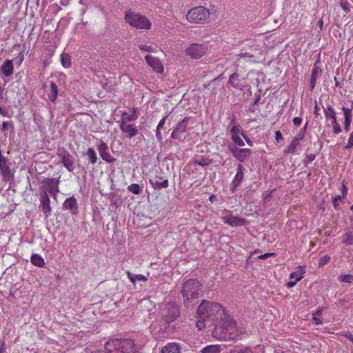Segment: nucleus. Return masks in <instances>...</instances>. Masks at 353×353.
Wrapping results in <instances>:
<instances>
[{"instance_id": "f257e3e1", "label": "nucleus", "mask_w": 353, "mask_h": 353, "mask_svg": "<svg viewBox=\"0 0 353 353\" xmlns=\"http://www.w3.org/2000/svg\"><path fill=\"white\" fill-rule=\"evenodd\" d=\"M198 318L211 321L216 325L219 320L223 321L224 320L223 309L222 306L217 303H210L208 301L203 300L197 308Z\"/></svg>"}, {"instance_id": "f03ea898", "label": "nucleus", "mask_w": 353, "mask_h": 353, "mask_svg": "<svg viewBox=\"0 0 353 353\" xmlns=\"http://www.w3.org/2000/svg\"><path fill=\"white\" fill-rule=\"evenodd\" d=\"M213 334L224 341L236 340L242 332L236 327V323L230 316H224L222 323L216 325Z\"/></svg>"}, {"instance_id": "7ed1b4c3", "label": "nucleus", "mask_w": 353, "mask_h": 353, "mask_svg": "<svg viewBox=\"0 0 353 353\" xmlns=\"http://www.w3.org/2000/svg\"><path fill=\"white\" fill-rule=\"evenodd\" d=\"M105 350L110 353H136L138 347L131 339H114L105 343Z\"/></svg>"}, {"instance_id": "20e7f679", "label": "nucleus", "mask_w": 353, "mask_h": 353, "mask_svg": "<svg viewBox=\"0 0 353 353\" xmlns=\"http://www.w3.org/2000/svg\"><path fill=\"white\" fill-rule=\"evenodd\" d=\"M200 287V283L194 279H190L183 283L181 294L185 307H188L192 305V301L199 297Z\"/></svg>"}, {"instance_id": "39448f33", "label": "nucleus", "mask_w": 353, "mask_h": 353, "mask_svg": "<svg viewBox=\"0 0 353 353\" xmlns=\"http://www.w3.org/2000/svg\"><path fill=\"white\" fill-rule=\"evenodd\" d=\"M179 306L174 302H168L161 305L159 310L161 321L165 324L174 322L179 316Z\"/></svg>"}, {"instance_id": "423d86ee", "label": "nucleus", "mask_w": 353, "mask_h": 353, "mask_svg": "<svg viewBox=\"0 0 353 353\" xmlns=\"http://www.w3.org/2000/svg\"><path fill=\"white\" fill-rule=\"evenodd\" d=\"M210 12L203 6H198L190 9L187 14L186 19L194 23L203 24L209 21Z\"/></svg>"}, {"instance_id": "0eeeda50", "label": "nucleus", "mask_w": 353, "mask_h": 353, "mask_svg": "<svg viewBox=\"0 0 353 353\" xmlns=\"http://www.w3.org/2000/svg\"><path fill=\"white\" fill-rule=\"evenodd\" d=\"M125 19L130 26L137 29H150L151 28V23L149 19L139 14L126 13Z\"/></svg>"}, {"instance_id": "6e6552de", "label": "nucleus", "mask_w": 353, "mask_h": 353, "mask_svg": "<svg viewBox=\"0 0 353 353\" xmlns=\"http://www.w3.org/2000/svg\"><path fill=\"white\" fill-rule=\"evenodd\" d=\"M57 155L61 163L69 172H72L74 170V158L68 150L63 148H59L57 150Z\"/></svg>"}, {"instance_id": "1a4fd4ad", "label": "nucleus", "mask_w": 353, "mask_h": 353, "mask_svg": "<svg viewBox=\"0 0 353 353\" xmlns=\"http://www.w3.org/2000/svg\"><path fill=\"white\" fill-rule=\"evenodd\" d=\"M221 219L224 223L232 227L245 225L247 223L245 219L241 218L238 216H234L226 210L223 211Z\"/></svg>"}, {"instance_id": "9d476101", "label": "nucleus", "mask_w": 353, "mask_h": 353, "mask_svg": "<svg viewBox=\"0 0 353 353\" xmlns=\"http://www.w3.org/2000/svg\"><path fill=\"white\" fill-rule=\"evenodd\" d=\"M11 163L10 160L5 157L0 150V172L3 181H8L13 178V173L11 171Z\"/></svg>"}, {"instance_id": "9b49d317", "label": "nucleus", "mask_w": 353, "mask_h": 353, "mask_svg": "<svg viewBox=\"0 0 353 353\" xmlns=\"http://www.w3.org/2000/svg\"><path fill=\"white\" fill-rule=\"evenodd\" d=\"M228 149L232 154L233 157H235L240 162H244L245 161L248 159L252 152V150L250 149H240L232 144H229L228 145Z\"/></svg>"}, {"instance_id": "f8f14e48", "label": "nucleus", "mask_w": 353, "mask_h": 353, "mask_svg": "<svg viewBox=\"0 0 353 353\" xmlns=\"http://www.w3.org/2000/svg\"><path fill=\"white\" fill-rule=\"evenodd\" d=\"M323 112L326 119H330L332 120V126L333 128V132L338 134L341 132V127L338 123L336 120V112L331 105L323 107Z\"/></svg>"}, {"instance_id": "ddd939ff", "label": "nucleus", "mask_w": 353, "mask_h": 353, "mask_svg": "<svg viewBox=\"0 0 353 353\" xmlns=\"http://www.w3.org/2000/svg\"><path fill=\"white\" fill-rule=\"evenodd\" d=\"M207 48L200 43H192L185 50L187 55L191 58L197 59L203 57L206 53Z\"/></svg>"}, {"instance_id": "4468645a", "label": "nucleus", "mask_w": 353, "mask_h": 353, "mask_svg": "<svg viewBox=\"0 0 353 353\" xmlns=\"http://www.w3.org/2000/svg\"><path fill=\"white\" fill-rule=\"evenodd\" d=\"M59 183V181L58 179L54 178L45 179L42 181L43 187L40 190H46L47 194L49 193L55 198L57 196V194L59 192L58 187Z\"/></svg>"}, {"instance_id": "2eb2a0df", "label": "nucleus", "mask_w": 353, "mask_h": 353, "mask_svg": "<svg viewBox=\"0 0 353 353\" xmlns=\"http://www.w3.org/2000/svg\"><path fill=\"white\" fill-rule=\"evenodd\" d=\"M40 209L45 214V217L48 218L52 214V208L50 207V197L46 190H40Z\"/></svg>"}, {"instance_id": "dca6fc26", "label": "nucleus", "mask_w": 353, "mask_h": 353, "mask_svg": "<svg viewBox=\"0 0 353 353\" xmlns=\"http://www.w3.org/2000/svg\"><path fill=\"white\" fill-rule=\"evenodd\" d=\"M190 117H186L179 122L172 132L171 137L173 139H181L183 133L186 132Z\"/></svg>"}, {"instance_id": "f3484780", "label": "nucleus", "mask_w": 353, "mask_h": 353, "mask_svg": "<svg viewBox=\"0 0 353 353\" xmlns=\"http://www.w3.org/2000/svg\"><path fill=\"white\" fill-rule=\"evenodd\" d=\"M97 148L103 161L108 163H114L116 161V159L110 154L108 145L105 142L100 141Z\"/></svg>"}, {"instance_id": "a211bd4d", "label": "nucleus", "mask_w": 353, "mask_h": 353, "mask_svg": "<svg viewBox=\"0 0 353 353\" xmlns=\"http://www.w3.org/2000/svg\"><path fill=\"white\" fill-rule=\"evenodd\" d=\"M150 183L156 190H161L169 185L168 180L163 176L155 175L150 179Z\"/></svg>"}, {"instance_id": "6ab92c4d", "label": "nucleus", "mask_w": 353, "mask_h": 353, "mask_svg": "<svg viewBox=\"0 0 353 353\" xmlns=\"http://www.w3.org/2000/svg\"><path fill=\"white\" fill-rule=\"evenodd\" d=\"M145 59L147 63L157 73L161 74L163 72V66L159 59L148 54L145 57Z\"/></svg>"}, {"instance_id": "aec40b11", "label": "nucleus", "mask_w": 353, "mask_h": 353, "mask_svg": "<svg viewBox=\"0 0 353 353\" xmlns=\"http://www.w3.org/2000/svg\"><path fill=\"white\" fill-rule=\"evenodd\" d=\"M63 209L69 210L72 215L78 214V203L74 196L68 197L63 203Z\"/></svg>"}, {"instance_id": "412c9836", "label": "nucleus", "mask_w": 353, "mask_h": 353, "mask_svg": "<svg viewBox=\"0 0 353 353\" xmlns=\"http://www.w3.org/2000/svg\"><path fill=\"white\" fill-rule=\"evenodd\" d=\"M120 128L123 133L127 134L128 138H132L138 133V129L135 124H129L125 121H121Z\"/></svg>"}, {"instance_id": "4be33fe9", "label": "nucleus", "mask_w": 353, "mask_h": 353, "mask_svg": "<svg viewBox=\"0 0 353 353\" xmlns=\"http://www.w3.org/2000/svg\"><path fill=\"white\" fill-rule=\"evenodd\" d=\"M316 63H315L314 68L312 70V74L310 78V88L311 90H314L315 85L316 79L319 78L322 74V70L320 67L316 65Z\"/></svg>"}, {"instance_id": "5701e85b", "label": "nucleus", "mask_w": 353, "mask_h": 353, "mask_svg": "<svg viewBox=\"0 0 353 353\" xmlns=\"http://www.w3.org/2000/svg\"><path fill=\"white\" fill-rule=\"evenodd\" d=\"M1 72L3 74V75L6 77H10L14 72V66L12 63V61L11 60H6L2 65L1 66Z\"/></svg>"}, {"instance_id": "b1692460", "label": "nucleus", "mask_w": 353, "mask_h": 353, "mask_svg": "<svg viewBox=\"0 0 353 353\" xmlns=\"http://www.w3.org/2000/svg\"><path fill=\"white\" fill-rule=\"evenodd\" d=\"M236 170V174L232 181L233 188L238 187L243 179V166L241 164H239Z\"/></svg>"}, {"instance_id": "393cba45", "label": "nucleus", "mask_w": 353, "mask_h": 353, "mask_svg": "<svg viewBox=\"0 0 353 353\" xmlns=\"http://www.w3.org/2000/svg\"><path fill=\"white\" fill-rule=\"evenodd\" d=\"M228 83L234 88L240 90H243V85L240 79V75L237 73H233L229 78Z\"/></svg>"}, {"instance_id": "a878e982", "label": "nucleus", "mask_w": 353, "mask_h": 353, "mask_svg": "<svg viewBox=\"0 0 353 353\" xmlns=\"http://www.w3.org/2000/svg\"><path fill=\"white\" fill-rule=\"evenodd\" d=\"M161 353H181V347L178 343H170L162 348Z\"/></svg>"}, {"instance_id": "bb28decb", "label": "nucleus", "mask_w": 353, "mask_h": 353, "mask_svg": "<svg viewBox=\"0 0 353 353\" xmlns=\"http://www.w3.org/2000/svg\"><path fill=\"white\" fill-rule=\"evenodd\" d=\"M230 125H232L230 132L231 137L234 134H241L243 136V134L241 132V126L240 125H236V119L234 116L231 119Z\"/></svg>"}, {"instance_id": "cd10ccee", "label": "nucleus", "mask_w": 353, "mask_h": 353, "mask_svg": "<svg viewBox=\"0 0 353 353\" xmlns=\"http://www.w3.org/2000/svg\"><path fill=\"white\" fill-rule=\"evenodd\" d=\"M222 347L220 345H210L203 347L201 353H220Z\"/></svg>"}, {"instance_id": "c85d7f7f", "label": "nucleus", "mask_w": 353, "mask_h": 353, "mask_svg": "<svg viewBox=\"0 0 353 353\" xmlns=\"http://www.w3.org/2000/svg\"><path fill=\"white\" fill-rule=\"evenodd\" d=\"M126 274L128 275L130 282L134 285H135L137 281H146L148 280L145 276L142 274L134 275L129 270L126 271Z\"/></svg>"}, {"instance_id": "c756f323", "label": "nucleus", "mask_w": 353, "mask_h": 353, "mask_svg": "<svg viewBox=\"0 0 353 353\" xmlns=\"http://www.w3.org/2000/svg\"><path fill=\"white\" fill-rule=\"evenodd\" d=\"M58 87L53 81L50 82V93L48 94V98L52 102H54L57 98Z\"/></svg>"}, {"instance_id": "7c9ffc66", "label": "nucleus", "mask_w": 353, "mask_h": 353, "mask_svg": "<svg viewBox=\"0 0 353 353\" xmlns=\"http://www.w3.org/2000/svg\"><path fill=\"white\" fill-rule=\"evenodd\" d=\"M31 262L33 265L42 268L45 265V262L43 259L37 254H33L31 256Z\"/></svg>"}, {"instance_id": "2f4dec72", "label": "nucleus", "mask_w": 353, "mask_h": 353, "mask_svg": "<svg viewBox=\"0 0 353 353\" xmlns=\"http://www.w3.org/2000/svg\"><path fill=\"white\" fill-rule=\"evenodd\" d=\"M167 117H168V115H166L163 118H162L160 120V121L159 122V124L157 127L156 137H157V140L160 142L162 141V139H163L160 130L163 128V125H165V120H166Z\"/></svg>"}, {"instance_id": "473e14b6", "label": "nucleus", "mask_w": 353, "mask_h": 353, "mask_svg": "<svg viewBox=\"0 0 353 353\" xmlns=\"http://www.w3.org/2000/svg\"><path fill=\"white\" fill-rule=\"evenodd\" d=\"M299 145V141L297 139H293L292 142L288 146L286 150H285V153L294 154L296 151V147Z\"/></svg>"}, {"instance_id": "72a5a7b5", "label": "nucleus", "mask_w": 353, "mask_h": 353, "mask_svg": "<svg viewBox=\"0 0 353 353\" xmlns=\"http://www.w3.org/2000/svg\"><path fill=\"white\" fill-rule=\"evenodd\" d=\"M342 242L346 245H353V231H348L343 236Z\"/></svg>"}, {"instance_id": "f704fd0d", "label": "nucleus", "mask_w": 353, "mask_h": 353, "mask_svg": "<svg viewBox=\"0 0 353 353\" xmlns=\"http://www.w3.org/2000/svg\"><path fill=\"white\" fill-rule=\"evenodd\" d=\"M61 62L64 68H70L71 65L70 56L67 53H62L61 55Z\"/></svg>"}, {"instance_id": "c9c22d12", "label": "nucleus", "mask_w": 353, "mask_h": 353, "mask_svg": "<svg viewBox=\"0 0 353 353\" xmlns=\"http://www.w3.org/2000/svg\"><path fill=\"white\" fill-rule=\"evenodd\" d=\"M86 155L92 164H94L97 163L98 158L97 157L96 152L92 148H89L88 149Z\"/></svg>"}, {"instance_id": "e433bc0d", "label": "nucleus", "mask_w": 353, "mask_h": 353, "mask_svg": "<svg viewBox=\"0 0 353 353\" xmlns=\"http://www.w3.org/2000/svg\"><path fill=\"white\" fill-rule=\"evenodd\" d=\"M194 163L202 167L208 166L212 163V160L202 157L201 159H195Z\"/></svg>"}, {"instance_id": "4c0bfd02", "label": "nucleus", "mask_w": 353, "mask_h": 353, "mask_svg": "<svg viewBox=\"0 0 353 353\" xmlns=\"http://www.w3.org/2000/svg\"><path fill=\"white\" fill-rule=\"evenodd\" d=\"M353 109V102H352L350 108H347L345 106H343L341 110L344 114V119H352V110Z\"/></svg>"}, {"instance_id": "58836bf2", "label": "nucleus", "mask_w": 353, "mask_h": 353, "mask_svg": "<svg viewBox=\"0 0 353 353\" xmlns=\"http://www.w3.org/2000/svg\"><path fill=\"white\" fill-rule=\"evenodd\" d=\"M230 353H253V352L248 347H236L234 349L232 350Z\"/></svg>"}, {"instance_id": "ea45409f", "label": "nucleus", "mask_w": 353, "mask_h": 353, "mask_svg": "<svg viewBox=\"0 0 353 353\" xmlns=\"http://www.w3.org/2000/svg\"><path fill=\"white\" fill-rule=\"evenodd\" d=\"M128 190L129 192L134 194H139L141 193L140 186L137 183L131 184L128 187Z\"/></svg>"}, {"instance_id": "a19ab883", "label": "nucleus", "mask_w": 353, "mask_h": 353, "mask_svg": "<svg viewBox=\"0 0 353 353\" xmlns=\"http://www.w3.org/2000/svg\"><path fill=\"white\" fill-rule=\"evenodd\" d=\"M240 135L241 134L232 135L231 137V139L235 145H237L239 146H244L245 145L244 141L242 140Z\"/></svg>"}, {"instance_id": "79ce46f5", "label": "nucleus", "mask_w": 353, "mask_h": 353, "mask_svg": "<svg viewBox=\"0 0 353 353\" xmlns=\"http://www.w3.org/2000/svg\"><path fill=\"white\" fill-rule=\"evenodd\" d=\"M339 280L344 283H351L353 282V275L352 274L342 275L339 277Z\"/></svg>"}, {"instance_id": "37998d69", "label": "nucleus", "mask_w": 353, "mask_h": 353, "mask_svg": "<svg viewBox=\"0 0 353 353\" xmlns=\"http://www.w3.org/2000/svg\"><path fill=\"white\" fill-rule=\"evenodd\" d=\"M330 261V257L328 255H324L320 258L319 262V266L322 267L327 264Z\"/></svg>"}, {"instance_id": "c03bdc74", "label": "nucleus", "mask_w": 353, "mask_h": 353, "mask_svg": "<svg viewBox=\"0 0 353 353\" xmlns=\"http://www.w3.org/2000/svg\"><path fill=\"white\" fill-rule=\"evenodd\" d=\"M307 125V123H305L304 128L301 129L299 132L297 134V135L294 139H297L299 141L303 139L305 137V130Z\"/></svg>"}, {"instance_id": "a18cd8bd", "label": "nucleus", "mask_w": 353, "mask_h": 353, "mask_svg": "<svg viewBox=\"0 0 353 353\" xmlns=\"http://www.w3.org/2000/svg\"><path fill=\"white\" fill-rule=\"evenodd\" d=\"M139 48L143 52H154L155 51L154 48L151 46L139 45Z\"/></svg>"}, {"instance_id": "49530a36", "label": "nucleus", "mask_w": 353, "mask_h": 353, "mask_svg": "<svg viewBox=\"0 0 353 353\" xmlns=\"http://www.w3.org/2000/svg\"><path fill=\"white\" fill-rule=\"evenodd\" d=\"M342 199V196L341 195H336L334 197H332V204L334 208L337 210L339 207V201H341Z\"/></svg>"}, {"instance_id": "de8ad7c7", "label": "nucleus", "mask_w": 353, "mask_h": 353, "mask_svg": "<svg viewBox=\"0 0 353 353\" xmlns=\"http://www.w3.org/2000/svg\"><path fill=\"white\" fill-rule=\"evenodd\" d=\"M110 203L117 206L121 203V201L116 195H113L110 197Z\"/></svg>"}, {"instance_id": "09e8293b", "label": "nucleus", "mask_w": 353, "mask_h": 353, "mask_svg": "<svg viewBox=\"0 0 353 353\" xmlns=\"http://www.w3.org/2000/svg\"><path fill=\"white\" fill-rule=\"evenodd\" d=\"M315 159V155L314 154H307L305 159L304 160V163L307 165L313 161Z\"/></svg>"}, {"instance_id": "8fccbe9b", "label": "nucleus", "mask_w": 353, "mask_h": 353, "mask_svg": "<svg viewBox=\"0 0 353 353\" xmlns=\"http://www.w3.org/2000/svg\"><path fill=\"white\" fill-rule=\"evenodd\" d=\"M353 147V131L351 132L350 137L348 139V143L345 145L346 149H350Z\"/></svg>"}, {"instance_id": "3c124183", "label": "nucleus", "mask_w": 353, "mask_h": 353, "mask_svg": "<svg viewBox=\"0 0 353 353\" xmlns=\"http://www.w3.org/2000/svg\"><path fill=\"white\" fill-rule=\"evenodd\" d=\"M351 119H344V130L347 132L350 129Z\"/></svg>"}, {"instance_id": "603ef678", "label": "nucleus", "mask_w": 353, "mask_h": 353, "mask_svg": "<svg viewBox=\"0 0 353 353\" xmlns=\"http://www.w3.org/2000/svg\"><path fill=\"white\" fill-rule=\"evenodd\" d=\"M302 278H303V276L301 275L299 277H297L296 279L294 281H290V282H288L287 283V285H286L287 287L288 288L294 287L296 284L297 281H300Z\"/></svg>"}, {"instance_id": "864d4df0", "label": "nucleus", "mask_w": 353, "mask_h": 353, "mask_svg": "<svg viewBox=\"0 0 353 353\" xmlns=\"http://www.w3.org/2000/svg\"><path fill=\"white\" fill-rule=\"evenodd\" d=\"M301 272L300 274H298V272H292L290 274V278L291 279H295V280L296 279L297 277H299V276H303V274L305 273V271L303 270V267H301Z\"/></svg>"}, {"instance_id": "5fc2aeb1", "label": "nucleus", "mask_w": 353, "mask_h": 353, "mask_svg": "<svg viewBox=\"0 0 353 353\" xmlns=\"http://www.w3.org/2000/svg\"><path fill=\"white\" fill-rule=\"evenodd\" d=\"M205 321H207L206 320H203L199 319L198 321L196 322V327L199 328V330H201L203 327H205Z\"/></svg>"}, {"instance_id": "6e6d98bb", "label": "nucleus", "mask_w": 353, "mask_h": 353, "mask_svg": "<svg viewBox=\"0 0 353 353\" xmlns=\"http://www.w3.org/2000/svg\"><path fill=\"white\" fill-rule=\"evenodd\" d=\"M6 351V343L3 339H0V353H4Z\"/></svg>"}, {"instance_id": "4d7b16f0", "label": "nucleus", "mask_w": 353, "mask_h": 353, "mask_svg": "<svg viewBox=\"0 0 353 353\" xmlns=\"http://www.w3.org/2000/svg\"><path fill=\"white\" fill-rule=\"evenodd\" d=\"M275 139L277 142L283 139V135L280 131H276L275 133Z\"/></svg>"}, {"instance_id": "13d9d810", "label": "nucleus", "mask_w": 353, "mask_h": 353, "mask_svg": "<svg viewBox=\"0 0 353 353\" xmlns=\"http://www.w3.org/2000/svg\"><path fill=\"white\" fill-rule=\"evenodd\" d=\"M258 109L257 105H254V103H251L248 108V112H254Z\"/></svg>"}, {"instance_id": "bf43d9fd", "label": "nucleus", "mask_w": 353, "mask_h": 353, "mask_svg": "<svg viewBox=\"0 0 353 353\" xmlns=\"http://www.w3.org/2000/svg\"><path fill=\"white\" fill-rule=\"evenodd\" d=\"M302 122V119L301 117H294V119H293V123H294L295 125H301Z\"/></svg>"}, {"instance_id": "052dcab7", "label": "nucleus", "mask_w": 353, "mask_h": 353, "mask_svg": "<svg viewBox=\"0 0 353 353\" xmlns=\"http://www.w3.org/2000/svg\"><path fill=\"white\" fill-rule=\"evenodd\" d=\"M312 320L314 321V323L316 325H321V324H322L321 320L320 319H319L318 316H316V314H313Z\"/></svg>"}, {"instance_id": "680f3d73", "label": "nucleus", "mask_w": 353, "mask_h": 353, "mask_svg": "<svg viewBox=\"0 0 353 353\" xmlns=\"http://www.w3.org/2000/svg\"><path fill=\"white\" fill-rule=\"evenodd\" d=\"M274 253H265L264 254H262V255L259 256V259H266L269 256H274Z\"/></svg>"}, {"instance_id": "e2e57ef3", "label": "nucleus", "mask_w": 353, "mask_h": 353, "mask_svg": "<svg viewBox=\"0 0 353 353\" xmlns=\"http://www.w3.org/2000/svg\"><path fill=\"white\" fill-rule=\"evenodd\" d=\"M342 197L345 196L347 194V188L344 183H342Z\"/></svg>"}, {"instance_id": "0e129e2a", "label": "nucleus", "mask_w": 353, "mask_h": 353, "mask_svg": "<svg viewBox=\"0 0 353 353\" xmlns=\"http://www.w3.org/2000/svg\"><path fill=\"white\" fill-rule=\"evenodd\" d=\"M271 194H272V192H270V193L267 194L264 196V198H263L264 203H268L270 201Z\"/></svg>"}, {"instance_id": "69168bd1", "label": "nucleus", "mask_w": 353, "mask_h": 353, "mask_svg": "<svg viewBox=\"0 0 353 353\" xmlns=\"http://www.w3.org/2000/svg\"><path fill=\"white\" fill-rule=\"evenodd\" d=\"M260 99H261V95L259 94H256L254 100L253 101L254 105H258V103H259Z\"/></svg>"}, {"instance_id": "338daca9", "label": "nucleus", "mask_w": 353, "mask_h": 353, "mask_svg": "<svg viewBox=\"0 0 353 353\" xmlns=\"http://www.w3.org/2000/svg\"><path fill=\"white\" fill-rule=\"evenodd\" d=\"M18 59H19V63L21 64L24 59V54L22 52L19 54Z\"/></svg>"}, {"instance_id": "774afa93", "label": "nucleus", "mask_w": 353, "mask_h": 353, "mask_svg": "<svg viewBox=\"0 0 353 353\" xmlns=\"http://www.w3.org/2000/svg\"><path fill=\"white\" fill-rule=\"evenodd\" d=\"M345 336L353 343V334H352L351 333H346L345 334Z\"/></svg>"}]
</instances>
